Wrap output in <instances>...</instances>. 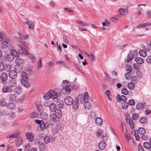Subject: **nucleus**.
Returning a JSON list of instances; mask_svg holds the SVG:
<instances>
[{
	"label": "nucleus",
	"instance_id": "obj_1",
	"mask_svg": "<svg viewBox=\"0 0 151 151\" xmlns=\"http://www.w3.org/2000/svg\"><path fill=\"white\" fill-rule=\"evenodd\" d=\"M15 40L18 42H20L22 43V45H17L20 48L19 49V51L20 53L24 54L26 53L27 54L28 52V50L29 49L28 45L25 42H22L21 40H17L15 39Z\"/></svg>",
	"mask_w": 151,
	"mask_h": 151
},
{
	"label": "nucleus",
	"instance_id": "obj_2",
	"mask_svg": "<svg viewBox=\"0 0 151 151\" xmlns=\"http://www.w3.org/2000/svg\"><path fill=\"white\" fill-rule=\"evenodd\" d=\"M64 102L67 105H71L73 102V98L70 96H67L64 98Z\"/></svg>",
	"mask_w": 151,
	"mask_h": 151
},
{
	"label": "nucleus",
	"instance_id": "obj_3",
	"mask_svg": "<svg viewBox=\"0 0 151 151\" xmlns=\"http://www.w3.org/2000/svg\"><path fill=\"white\" fill-rule=\"evenodd\" d=\"M17 70H12L9 72V77L12 79H14L16 78L17 76V74L16 72Z\"/></svg>",
	"mask_w": 151,
	"mask_h": 151
},
{
	"label": "nucleus",
	"instance_id": "obj_4",
	"mask_svg": "<svg viewBox=\"0 0 151 151\" xmlns=\"http://www.w3.org/2000/svg\"><path fill=\"white\" fill-rule=\"evenodd\" d=\"M50 119L51 120L55 122H58L59 121V118H58L54 114L50 115Z\"/></svg>",
	"mask_w": 151,
	"mask_h": 151
},
{
	"label": "nucleus",
	"instance_id": "obj_5",
	"mask_svg": "<svg viewBox=\"0 0 151 151\" xmlns=\"http://www.w3.org/2000/svg\"><path fill=\"white\" fill-rule=\"evenodd\" d=\"M26 134L27 138L30 141H33L34 135L33 133L27 132Z\"/></svg>",
	"mask_w": 151,
	"mask_h": 151
},
{
	"label": "nucleus",
	"instance_id": "obj_6",
	"mask_svg": "<svg viewBox=\"0 0 151 151\" xmlns=\"http://www.w3.org/2000/svg\"><path fill=\"white\" fill-rule=\"evenodd\" d=\"M2 91L4 93L11 92L12 91L11 88L9 86H4L2 88Z\"/></svg>",
	"mask_w": 151,
	"mask_h": 151
},
{
	"label": "nucleus",
	"instance_id": "obj_7",
	"mask_svg": "<svg viewBox=\"0 0 151 151\" xmlns=\"http://www.w3.org/2000/svg\"><path fill=\"white\" fill-rule=\"evenodd\" d=\"M23 143V139L21 137H17V138L16 139L15 143L16 145L19 147Z\"/></svg>",
	"mask_w": 151,
	"mask_h": 151
},
{
	"label": "nucleus",
	"instance_id": "obj_8",
	"mask_svg": "<svg viewBox=\"0 0 151 151\" xmlns=\"http://www.w3.org/2000/svg\"><path fill=\"white\" fill-rule=\"evenodd\" d=\"M98 146L100 149L103 150L105 149L106 147V144L105 142L102 141L99 143Z\"/></svg>",
	"mask_w": 151,
	"mask_h": 151
},
{
	"label": "nucleus",
	"instance_id": "obj_9",
	"mask_svg": "<svg viewBox=\"0 0 151 151\" xmlns=\"http://www.w3.org/2000/svg\"><path fill=\"white\" fill-rule=\"evenodd\" d=\"M20 81L22 84L25 87H29L30 86L29 84L28 83L29 80H26V79H21Z\"/></svg>",
	"mask_w": 151,
	"mask_h": 151
},
{
	"label": "nucleus",
	"instance_id": "obj_10",
	"mask_svg": "<svg viewBox=\"0 0 151 151\" xmlns=\"http://www.w3.org/2000/svg\"><path fill=\"white\" fill-rule=\"evenodd\" d=\"M77 23L83 27H86L89 26L90 24L86 22L81 20H78L77 21Z\"/></svg>",
	"mask_w": 151,
	"mask_h": 151
},
{
	"label": "nucleus",
	"instance_id": "obj_11",
	"mask_svg": "<svg viewBox=\"0 0 151 151\" xmlns=\"http://www.w3.org/2000/svg\"><path fill=\"white\" fill-rule=\"evenodd\" d=\"M19 135V133L18 132H15L12 134L8 135L6 137V138H16L18 137Z\"/></svg>",
	"mask_w": 151,
	"mask_h": 151
},
{
	"label": "nucleus",
	"instance_id": "obj_12",
	"mask_svg": "<svg viewBox=\"0 0 151 151\" xmlns=\"http://www.w3.org/2000/svg\"><path fill=\"white\" fill-rule=\"evenodd\" d=\"M136 109H137L141 110L144 108H146V107L144 104L142 103H138L136 106Z\"/></svg>",
	"mask_w": 151,
	"mask_h": 151
},
{
	"label": "nucleus",
	"instance_id": "obj_13",
	"mask_svg": "<svg viewBox=\"0 0 151 151\" xmlns=\"http://www.w3.org/2000/svg\"><path fill=\"white\" fill-rule=\"evenodd\" d=\"M56 105L60 108H63L64 106V102L63 101L58 100L56 102Z\"/></svg>",
	"mask_w": 151,
	"mask_h": 151
},
{
	"label": "nucleus",
	"instance_id": "obj_14",
	"mask_svg": "<svg viewBox=\"0 0 151 151\" xmlns=\"http://www.w3.org/2000/svg\"><path fill=\"white\" fill-rule=\"evenodd\" d=\"M51 94L50 96L51 98L52 97L53 99H57L58 97L59 94L58 93H56L54 91H51Z\"/></svg>",
	"mask_w": 151,
	"mask_h": 151
},
{
	"label": "nucleus",
	"instance_id": "obj_15",
	"mask_svg": "<svg viewBox=\"0 0 151 151\" xmlns=\"http://www.w3.org/2000/svg\"><path fill=\"white\" fill-rule=\"evenodd\" d=\"M55 112L54 114L57 116H58V118L60 119L61 117L62 114L61 111L60 109H57Z\"/></svg>",
	"mask_w": 151,
	"mask_h": 151
},
{
	"label": "nucleus",
	"instance_id": "obj_16",
	"mask_svg": "<svg viewBox=\"0 0 151 151\" xmlns=\"http://www.w3.org/2000/svg\"><path fill=\"white\" fill-rule=\"evenodd\" d=\"M103 123V120L100 117H97L95 119V123L98 125H101Z\"/></svg>",
	"mask_w": 151,
	"mask_h": 151
},
{
	"label": "nucleus",
	"instance_id": "obj_17",
	"mask_svg": "<svg viewBox=\"0 0 151 151\" xmlns=\"http://www.w3.org/2000/svg\"><path fill=\"white\" fill-rule=\"evenodd\" d=\"M1 78L3 82L6 81L8 78V75L5 73H2L1 76Z\"/></svg>",
	"mask_w": 151,
	"mask_h": 151
},
{
	"label": "nucleus",
	"instance_id": "obj_18",
	"mask_svg": "<svg viewBox=\"0 0 151 151\" xmlns=\"http://www.w3.org/2000/svg\"><path fill=\"white\" fill-rule=\"evenodd\" d=\"M8 84L9 86L13 87L15 86L16 84V81L13 79H10L9 81Z\"/></svg>",
	"mask_w": 151,
	"mask_h": 151
},
{
	"label": "nucleus",
	"instance_id": "obj_19",
	"mask_svg": "<svg viewBox=\"0 0 151 151\" xmlns=\"http://www.w3.org/2000/svg\"><path fill=\"white\" fill-rule=\"evenodd\" d=\"M26 24H27L29 26V28L33 29L34 28V24L32 21H29V20L26 19Z\"/></svg>",
	"mask_w": 151,
	"mask_h": 151
},
{
	"label": "nucleus",
	"instance_id": "obj_20",
	"mask_svg": "<svg viewBox=\"0 0 151 151\" xmlns=\"http://www.w3.org/2000/svg\"><path fill=\"white\" fill-rule=\"evenodd\" d=\"M50 109L52 112H54L56 109V105L53 103H51L50 105Z\"/></svg>",
	"mask_w": 151,
	"mask_h": 151
},
{
	"label": "nucleus",
	"instance_id": "obj_21",
	"mask_svg": "<svg viewBox=\"0 0 151 151\" xmlns=\"http://www.w3.org/2000/svg\"><path fill=\"white\" fill-rule=\"evenodd\" d=\"M11 54L14 56L16 58H18L19 56V54L18 52L14 50H12L10 51Z\"/></svg>",
	"mask_w": 151,
	"mask_h": 151
},
{
	"label": "nucleus",
	"instance_id": "obj_22",
	"mask_svg": "<svg viewBox=\"0 0 151 151\" xmlns=\"http://www.w3.org/2000/svg\"><path fill=\"white\" fill-rule=\"evenodd\" d=\"M136 62L139 64H142L144 63V60L141 58H137L135 59Z\"/></svg>",
	"mask_w": 151,
	"mask_h": 151
},
{
	"label": "nucleus",
	"instance_id": "obj_23",
	"mask_svg": "<svg viewBox=\"0 0 151 151\" xmlns=\"http://www.w3.org/2000/svg\"><path fill=\"white\" fill-rule=\"evenodd\" d=\"M21 76L22 78V79H23L24 80L26 79V80H28V75L25 72H22L21 73Z\"/></svg>",
	"mask_w": 151,
	"mask_h": 151
},
{
	"label": "nucleus",
	"instance_id": "obj_24",
	"mask_svg": "<svg viewBox=\"0 0 151 151\" xmlns=\"http://www.w3.org/2000/svg\"><path fill=\"white\" fill-rule=\"evenodd\" d=\"M40 116L43 119L46 120L48 117V114L45 112H42L40 114Z\"/></svg>",
	"mask_w": 151,
	"mask_h": 151
},
{
	"label": "nucleus",
	"instance_id": "obj_25",
	"mask_svg": "<svg viewBox=\"0 0 151 151\" xmlns=\"http://www.w3.org/2000/svg\"><path fill=\"white\" fill-rule=\"evenodd\" d=\"M119 11L120 13L122 15H126L127 13V10L124 9H120Z\"/></svg>",
	"mask_w": 151,
	"mask_h": 151
},
{
	"label": "nucleus",
	"instance_id": "obj_26",
	"mask_svg": "<svg viewBox=\"0 0 151 151\" xmlns=\"http://www.w3.org/2000/svg\"><path fill=\"white\" fill-rule=\"evenodd\" d=\"M78 99L77 98V101H73V108L77 110L78 108Z\"/></svg>",
	"mask_w": 151,
	"mask_h": 151
},
{
	"label": "nucleus",
	"instance_id": "obj_27",
	"mask_svg": "<svg viewBox=\"0 0 151 151\" xmlns=\"http://www.w3.org/2000/svg\"><path fill=\"white\" fill-rule=\"evenodd\" d=\"M72 87V86L70 85H68L65 87V90L67 94H69L70 92L71 88Z\"/></svg>",
	"mask_w": 151,
	"mask_h": 151
},
{
	"label": "nucleus",
	"instance_id": "obj_28",
	"mask_svg": "<svg viewBox=\"0 0 151 151\" xmlns=\"http://www.w3.org/2000/svg\"><path fill=\"white\" fill-rule=\"evenodd\" d=\"M84 107L86 108L89 109L91 107V104L88 100H85Z\"/></svg>",
	"mask_w": 151,
	"mask_h": 151
},
{
	"label": "nucleus",
	"instance_id": "obj_29",
	"mask_svg": "<svg viewBox=\"0 0 151 151\" xmlns=\"http://www.w3.org/2000/svg\"><path fill=\"white\" fill-rule=\"evenodd\" d=\"M51 95V91H50L47 93L44 94L43 96V98L45 99H49L51 98L50 96Z\"/></svg>",
	"mask_w": 151,
	"mask_h": 151
},
{
	"label": "nucleus",
	"instance_id": "obj_30",
	"mask_svg": "<svg viewBox=\"0 0 151 151\" xmlns=\"http://www.w3.org/2000/svg\"><path fill=\"white\" fill-rule=\"evenodd\" d=\"M147 119L145 117H142L140 119L139 121L142 124H145L147 122Z\"/></svg>",
	"mask_w": 151,
	"mask_h": 151
},
{
	"label": "nucleus",
	"instance_id": "obj_31",
	"mask_svg": "<svg viewBox=\"0 0 151 151\" xmlns=\"http://www.w3.org/2000/svg\"><path fill=\"white\" fill-rule=\"evenodd\" d=\"M139 53L141 56L144 57H146L147 55L146 52L144 50H140L139 52Z\"/></svg>",
	"mask_w": 151,
	"mask_h": 151
},
{
	"label": "nucleus",
	"instance_id": "obj_32",
	"mask_svg": "<svg viewBox=\"0 0 151 151\" xmlns=\"http://www.w3.org/2000/svg\"><path fill=\"white\" fill-rule=\"evenodd\" d=\"M128 103L127 102L124 101L122 103V107L124 109H126L128 107Z\"/></svg>",
	"mask_w": 151,
	"mask_h": 151
},
{
	"label": "nucleus",
	"instance_id": "obj_33",
	"mask_svg": "<svg viewBox=\"0 0 151 151\" xmlns=\"http://www.w3.org/2000/svg\"><path fill=\"white\" fill-rule=\"evenodd\" d=\"M138 131L139 133L142 135H143L145 133L146 130L143 127H140L138 129Z\"/></svg>",
	"mask_w": 151,
	"mask_h": 151
},
{
	"label": "nucleus",
	"instance_id": "obj_34",
	"mask_svg": "<svg viewBox=\"0 0 151 151\" xmlns=\"http://www.w3.org/2000/svg\"><path fill=\"white\" fill-rule=\"evenodd\" d=\"M16 96L15 94H12L10 95L9 99L11 101H14L16 99Z\"/></svg>",
	"mask_w": 151,
	"mask_h": 151
},
{
	"label": "nucleus",
	"instance_id": "obj_35",
	"mask_svg": "<svg viewBox=\"0 0 151 151\" xmlns=\"http://www.w3.org/2000/svg\"><path fill=\"white\" fill-rule=\"evenodd\" d=\"M133 55L131 53L129 54L127 57V62H131L133 59Z\"/></svg>",
	"mask_w": 151,
	"mask_h": 151
},
{
	"label": "nucleus",
	"instance_id": "obj_36",
	"mask_svg": "<svg viewBox=\"0 0 151 151\" xmlns=\"http://www.w3.org/2000/svg\"><path fill=\"white\" fill-rule=\"evenodd\" d=\"M16 107V105L13 103H10L7 105V107L11 109H14Z\"/></svg>",
	"mask_w": 151,
	"mask_h": 151
},
{
	"label": "nucleus",
	"instance_id": "obj_37",
	"mask_svg": "<svg viewBox=\"0 0 151 151\" xmlns=\"http://www.w3.org/2000/svg\"><path fill=\"white\" fill-rule=\"evenodd\" d=\"M8 117L12 119H14L15 116V113L11 111L8 114Z\"/></svg>",
	"mask_w": 151,
	"mask_h": 151
},
{
	"label": "nucleus",
	"instance_id": "obj_38",
	"mask_svg": "<svg viewBox=\"0 0 151 151\" xmlns=\"http://www.w3.org/2000/svg\"><path fill=\"white\" fill-rule=\"evenodd\" d=\"M151 144L150 143L148 142H145L143 144V146L145 148L147 149H149L151 147Z\"/></svg>",
	"mask_w": 151,
	"mask_h": 151
},
{
	"label": "nucleus",
	"instance_id": "obj_39",
	"mask_svg": "<svg viewBox=\"0 0 151 151\" xmlns=\"http://www.w3.org/2000/svg\"><path fill=\"white\" fill-rule=\"evenodd\" d=\"M102 24L103 26L108 27L110 25V22L108 20L106 19H105V22L102 23Z\"/></svg>",
	"mask_w": 151,
	"mask_h": 151
},
{
	"label": "nucleus",
	"instance_id": "obj_40",
	"mask_svg": "<svg viewBox=\"0 0 151 151\" xmlns=\"http://www.w3.org/2000/svg\"><path fill=\"white\" fill-rule=\"evenodd\" d=\"M50 138L48 136H46L44 138V141L45 143L47 144L50 142Z\"/></svg>",
	"mask_w": 151,
	"mask_h": 151
},
{
	"label": "nucleus",
	"instance_id": "obj_41",
	"mask_svg": "<svg viewBox=\"0 0 151 151\" xmlns=\"http://www.w3.org/2000/svg\"><path fill=\"white\" fill-rule=\"evenodd\" d=\"M8 43L6 41H4L1 44V47L2 48L4 49L7 47Z\"/></svg>",
	"mask_w": 151,
	"mask_h": 151
},
{
	"label": "nucleus",
	"instance_id": "obj_42",
	"mask_svg": "<svg viewBox=\"0 0 151 151\" xmlns=\"http://www.w3.org/2000/svg\"><path fill=\"white\" fill-rule=\"evenodd\" d=\"M15 62L18 64H23L24 61L22 59L18 58L16 59Z\"/></svg>",
	"mask_w": 151,
	"mask_h": 151
},
{
	"label": "nucleus",
	"instance_id": "obj_43",
	"mask_svg": "<svg viewBox=\"0 0 151 151\" xmlns=\"http://www.w3.org/2000/svg\"><path fill=\"white\" fill-rule=\"evenodd\" d=\"M122 93L125 95H127L128 93V91L125 88H122L121 90Z\"/></svg>",
	"mask_w": 151,
	"mask_h": 151
},
{
	"label": "nucleus",
	"instance_id": "obj_44",
	"mask_svg": "<svg viewBox=\"0 0 151 151\" xmlns=\"http://www.w3.org/2000/svg\"><path fill=\"white\" fill-rule=\"evenodd\" d=\"M128 88L130 90H133L134 88V84L132 83H129L127 85Z\"/></svg>",
	"mask_w": 151,
	"mask_h": 151
},
{
	"label": "nucleus",
	"instance_id": "obj_45",
	"mask_svg": "<svg viewBox=\"0 0 151 151\" xmlns=\"http://www.w3.org/2000/svg\"><path fill=\"white\" fill-rule=\"evenodd\" d=\"M41 60L42 59L41 58H40L39 61H38L37 63V68L38 69H40L42 67Z\"/></svg>",
	"mask_w": 151,
	"mask_h": 151
},
{
	"label": "nucleus",
	"instance_id": "obj_46",
	"mask_svg": "<svg viewBox=\"0 0 151 151\" xmlns=\"http://www.w3.org/2000/svg\"><path fill=\"white\" fill-rule=\"evenodd\" d=\"M103 133V130L101 129H98L96 131V135L98 136H100Z\"/></svg>",
	"mask_w": 151,
	"mask_h": 151
},
{
	"label": "nucleus",
	"instance_id": "obj_47",
	"mask_svg": "<svg viewBox=\"0 0 151 151\" xmlns=\"http://www.w3.org/2000/svg\"><path fill=\"white\" fill-rule=\"evenodd\" d=\"M14 56L11 54L8 55L7 57V58L9 61H12L14 59Z\"/></svg>",
	"mask_w": 151,
	"mask_h": 151
},
{
	"label": "nucleus",
	"instance_id": "obj_48",
	"mask_svg": "<svg viewBox=\"0 0 151 151\" xmlns=\"http://www.w3.org/2000/svg\"><path fill=\"white\" fill-rule=\"evenodd\" d=\"M6 100L4 99H3L1 101H0V105L2 106H5L6 105Z\"/></svg>",
	"mask_w": 151,
	"mask_h": 151
},
{
	"label": "nucleus",
	"instance_id": "obj_49",
	"mask_svg": "<svg viewBox=\"0 0 151 151\" xmlns=\"http://www.w3.org/2000/svg\"><path fill=\"white\" fill-rule=\"evenodd\" d=\"M139 117V114L136 113L133 114L132 118L134 120H137Z\"/></svg>",
	"mask_w": 151,
	"mask_h": 151
},
{
	"label": "nucleus",
	"instance_id": "obj_50",
	"mask_svg": "<svg viewBox=\"0 0 151 151\" xmlns=\"http://www.w3.org/2000/svg\"><path fill=\"white\" fill-rule=\"evenodd\" d=\"M40 128L42 130H44L46 126L45 124L44 123V122L41 123V124L40 125Z\"/></svg>",
	"mask_w": 151,
	"mask_h": 151
},
{
	"label": "nucleus",
	"instance_id": "obj_51",
	"mask_svg": "<svg viewBox=\"0 0 151 151\" xmlns=\"http://www.w3.org/2000/svg\"><path fill=\"white\" fill-rule=\"evenodd\" d=\"M22 89L20 87L18 86L16 88V91L17 94H20L21 92Z\"/></svg>",
	"mask_w": 151,
	"mask_h": 151
},
{
	"label": "nucleus",
	"instance_id": "obj_52",
	"mask_svg": "<svg viewBox=\"0 0 151 151\" xmlns=\"http://www.w3.org/2000/svg\"><path fill=\"white\" fill-rule=\"evenodd\" d=\"M126 70L128 72L131 73L132 72V70L131 67L129 65H128L126 67Z\"/></svg>",
	"mask_w": 151,
	"mask_h": 151
},
{
	"label": "nucleus",
	"instance_id": "obj_53",
	"mask_svg": "<svg viewBox=\"0 0 151 151\" xmlns=\"http://www.w3.org/2000/svg\"><path fill=\"white\" fill-rule=\"evenodd\" d=\"M129 104L131 106H134L135 104V102L133 99H131L129 100Z\"/></svg>",
	"mask_w": 151,
	"mask_h": 151
},
{
	"label": "nucleus",
	"instance_id": "obj_54",
	"mask_svg": "<svg viewBox=\"0 0 151 151\" xmlns=\"http://www.w3.org/2000/svg\"><path fill=\"white\" fill-rule=\"evenodd\" d=\"M133 68L137 70H138L139 69V66L136 63H134L133 64Z\"/></svg>",
	"mask_w": 151,
	"mask_h": 151
},
{
	"label": "nucleus",
	"instance_id": "obj_55",
	"mask_svg": "<svg viewBox=\"0 0 151 151\" xmlns=\"http://www.w3.org/2000/svg\"><path fill=\"white\" fill-rule=\"evenodd\" d=\"M131 73L129 72H127L125 74V77L126 79H129L130 78V74Z\"/></svg>",
	"mask_w": 151,
	"mask_h": 151
},
{
	"label": "nucleus",
	"instance_id": "obj_56",
	"mask_svg": "<svg viewBox=\"0 0 151 151\" xmlns=\"http://www.w3.org/2000/svg\"><path fill=\"white\" fill-rule=\"evenodd\" d=\"M4 68V65L3 63H0V71H2Z\"/></svg>",
	"mask_w": 151,
	"mask_h": 151
},
{
	"label": "nucleus",
	"instance_id": "obj_57",
	"mask_svg": "<svg viewBox=\"0 0 151 151\" xmlns=\"http://www.w3.org/2000/svg\"><path fill=\"white\" fill-rule=\"evenodd\" d=\"M28 37V36L27 35H22L20 37V39L22 40H26Z\"/></svg>",
	"mask_w": 151,
	"mask_h": 151
},
{
	"label": "nucleus",
	"instance_id": "obj_58",
	"mask_svg": "<svg viewBox=\"0 0 151 151\" xmlns=\"http://www.w3.org/2000/svg\"><path fill=\"white\" fill-rule=\"evenodd\" d=\"M31 117L34 118H36L37 117V115L36 112H33L32 113V114L31 115Z\"/></svg>",
	"mask_w": 151,
	"mask_h": 151
},
{
	"label": "nucleus",
	"instance_id": "obj_59",
	"mask_svg": "<svg viewBox=\"0 0 151 151\" xmlns=\"http://www.w3.org/2000/svg\"><path fill=\"white\" fill-rule=\"evenodd\" d=\"M134 135L135 137V139L136 140L138 141L139 140V136L138 134H137V133H136V132H134Z\"/></svg>",
	"mask_w": 151,
	"mask_h": 151
},
{
	"label": "nucleus",
	"instance_id": "obj_60",
	"mask_svg": "<svg viewBox=\"0 0 151 151\" xmlns=\"http://www.w3.org/2000/svg\"><path fill=\"white\" fill-rule=\"evenodd\" d=\"M88 98L89 95L88 93L87 92H85L84 95V101H85V100H87L86 99H88Z\"/></svg>",
	"mask_w": 151,
	"mask_h": 151
},
{
	"label": "nucleus",
	"instance_id": "obj_61",
	"mask_svg": "<svg viewBox=\"0 0 151 151\" xmlns=\"http://www.w3.org/2000/svg\"><path fill=\"white\" fill-rule=\"evenodd\" d=\"M39 147L40 148H41L43 150L45 149L46 148L45 145L43 143H42L40 144L39 145Z\"/></svg>",
	"mask_w": 151,
	"mask_h": 151
},
{
	"label": "nucleus",
	"instance_id": "obj_62",
	"mask_svg": "<svg viewBox=\"0 0 151 151\" xmlns=\"http://www.w3.org/2000/svg\"><path fill=\"white\" fill-rule=\"evenodd\" d=\"M63 40L64 41L65 43H67L69 42L68 40L67 39V37L65 35H63Z\"/></svg>",
	"mask_w": 151,
	"mask_h": 151
},
{
	"label": "nucleus",
	"instance_id": "obj_63",
	"mask_svg": "<svg viewBox=\"0 0 151 151\" xmlns=\"http://www.w3.org/2000/svg\"><path fill=\"white\" fill-rule=\"evenodd\" d=\"M30 146L29 145H27L24 147V151H29Z\"/></svg>",
	"mask_w": 151,
	"mask_h": 151
},
{
	"label": "nucleus",
	"instance_id": "obj_64",
	"mask_svg": "<svg viewBox=\"0 0 151 151\" xmlns=\"http://www.w3.org/2000/svg\"><path fill=\"white\" fill-rule=\"evenodd\" d=\"M146 61L148 63H151V55L148 56L147 59Z\"/></svg>",
	"mask_w": 151,
	"mask_h": 151
}]
</instances>
